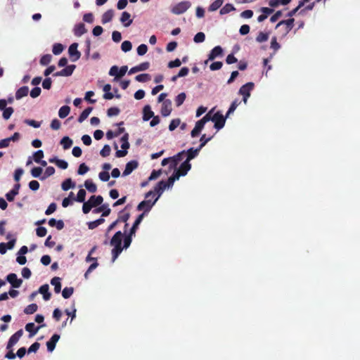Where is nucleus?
Here are the masks:
<instances>
[{"instance_id":"obj_21","label":"nucleus","mask_w":360,"mask_h":360,"mask_svg":"<svg viewBox=\"0 0 360 360\" xmlns=\"http://www.w3.org/2000/svg\"><path fill=\"white\" fill-rule=\"evenodd\" d=\"M120 22L124 25V27H129L133 22V20L131 19L130 13L127 11L122 12L120 17Z\"/></svg>"},{"instance_id":"obj_25","label":"nucleus","mask_w":360,"mask_h":360,"mask_svg":"<svg viewBox=\"0 0 360 360\" xmlns=\"http://www.w3.org/2000/svg\"><path fill=\"white\" fill-rule=\"evenodd\" d=\"M86 29L85 28V25L82 22L77 23L75 25L73 32L74 34L76 37H81L86 32Z\"/></svg>"},{"instance_id":"obj_15","label":"nucleus","mask_w":360,"mask_h":360,"mask_svg":"<svg viewBox=\"0 0 360 360\" xmlns=\"http://www.w3.org/2000/svg\"><path fill=\"white\" fill-rule=\"evenodd\" d=\"M46 325L44 323L39 326H35L34 323H32V322H30V323H28L26 324L25 326V330L30 333V335H29V338H32L33 337L34 335H36L38 332V330L42 328V327H45Z\"/></svg>"},{"instance_id":"obj_23","label":"nucleus","mask_w":360,"mask_h":360,"mask_svg":"<svg viewBox=\"0 0 360 360\" xmlns=\"http://www.w3.org/2000/svg\"><path fill=\"white\" fill-rule=\"evenodd\" d=\"M205 127V124L200 120L196 122L195 125L191 132V136L193 138L197 137Z\"/></svg>"},{"instance_id":"obj_3","label":"nucleus","mask_w":360,"mask_h":360,"mask_svg":"<svg viewBox=\"0 0 360 360\" xmlns=\"http://www.w3.org/2000/svg\"><path fill=\"white\" fill-rule=\"evenodd\" d=\"M191 6L189 1H183L171 6L170 11L175 15L184 13Z\"/></svg>"},{"instance_id":"obj_55","label":"nucleus","mask_w":360,"mask_h":360,"mask_svg":"<svg viewBox=\"0 0 360 360\" xmlns=\"http://www.w3.org/2000/svg\"><path fill=\"white\" fill-rule=\"evenodd\" d=\"M269 39V33H264L263 32H259L256 37V41L259 43L266 41Z\"/></svg>"},{"instance_id":"obj_60","label":"nucleus","mask_w":360,"mask_h":360,"mask_svg":"<svg viewBox=\"0 0 360 360\" xmlns=\"http://www.w3.org/2000/svg\"><path fill=\"white\" fill-rule=\"evenodd\" d=\"M13 112V108L12 107H7L3 110L2 116L4 120H8Z\"/></svg>"},{"instance_id":"obj_39","label":"nucleus","mask_w":360,"mask_h":360,"mask_svg":"<svg viewBox=\"0 0 360 360\" xmlns=\"http://www.w3.org/2000/svg\"><path fill=\"white\" fill-rule=\"evenodd\" d=\"M270 48L274 51V53L270 56V58H272L275 53L281 48V45L278 43L276 37L271 38Z\"/></svg>"},{"instance_id":"obj_50","label":"nucleus","mask_w":360,"mask_h":360,"mask_svg":"<svg viewBox=\"0 0 360 360\" xmlns=\"http://www.w3.org/2000/svg\"><path fill=\"white\" fill-rule=\"evenodd\" d=\"M130 217V214L129 212H124V210L121 211L119 213L117 221L120 222L126 223L129 220Z\"/></svg>"},{"instance_id":"obj_57","label":"nucleus","mask_w":360,"mask_h":360,"mask_svg":"<svg viewBox=\"0 0 360 360\" xmlns=\"http://www.w3.org/2000/svg\"><path fill=\"white\" fill-rule=\"evenodd\" d=\"M132 49L131 42L129 41H124L121 45V49L122 51L127 53L130 51Z\"/></svg>"},{"instance_id":"obj_14","label":"nucleus","mask_w":360,"mask_h":360,"mask_svg":"<svg viewBox=\"0 0 360 360\" xmlns=\"http://www.w3.org/2000/svg\"><path fill=\"white\" fill-rule=\"evenodd\" d=\"M172 110V101L169 99H166L163 101L161 108V114L163 117L169 116Z\"/></svg>"},{"instance_id":"obj_44","label":"nucleus","mask_w":360,"mask_h":360,"mask_svg":"<svg viewBox=\"0 0 360 360\" xmlns=\"http://www.w3.org/2000/svg\"><path fill=\"white\" fill-rule=\"evenodd\" d=\"M240 104V101L238 99H235L231 104L227 112L226 117H229L231 114L233 113L237 107Z\"/></svg>"},{"instance_id":"obj_5","label":"nucleus","mask_w":360,"mask_h":360,"mask_svg":"<svg viewBox=\"0 0 360 360\" xmlns=\"http://www.w3.org/2000/svg\"><path fill=\"white\" fill-rule=\"evenodd\" d=\"M128 70V67L127 65L122 66L119 68L117 65H113L110 68L109 70V75L115 77L114 81L117 82L120 78L123 77Z\"/></svg>"},{"instance_id":"obj_28","label":"nucleus","mask_w":360,"mask_h":360,"mask_svg":"<svg viewBox=\"0 0 360 360\" xmlns=\"http://www.w3.org/2000/svg\"><path fill=\"white\" fill-rule=\"evenodd\" d=\"M49 225L51 227H56L58 230H62L64 228V222L62 219L57 220L51 218L49 221Z\"/></svg>"},{"instance_id":"obj_62","label":"nucleus","mask_w":360,"mask_h":360,"mask_svg":"<svg viewBox=\"0 0 360 360\" xmlns=\"http://www.w3.org/2000/svg\"><path fill=\"white\" fill-rule=\"evenodd\" d=\"M110 151H111V148H110V146L108 144H105L103 148L100 151V155L102 156V157H108L110 153Z\"/></svg>"},{"instance_id":"obj_11","label":"nucleus","mask_w":360,"mask_h":360,"mask_svg":"<svg viewBox=\"0 0 360 360\" xmlns=\"http://www.w3.org/2000/svg\"><path fill=\"white\" fill-rule=\"evenodd\" d=\"M23 334L22 329L18 330L13 335H12L6 345V349H9L13 348V347L19 341L20 338L22 337Z\"/></svg>"},{"instance_id":"obj_59","label":"nucleus","mask_w":360,"mask_h":360,"mask_svg":"<svg viewBox=\"0 0 360 360\" xmlns=\"http://www.w3.org/2000/svg\"><path fill=\"white\" fill-rule=\"evenodd\" d=\"M205 34L202 32H198L194 36V38H193V41L197 44L203 42L205 41Z\"/></svg>"},{"instance_id":"obj_31","label":"nucleus","mask_w":360,"mask_h":360,"mask_svg":"<svg viewBox=\"0 0 360 360\" xmlns=\"http://www.w3.org/2000/svg\"><path fill=\"white\" fill-rule=\"evenodd\" d=\"M89 200L92 207H94L101 205L103 201V198L101 195H91Z\"/></svg>"},{"instance_id":"obj_12","label":"nucleus","mask_w":360,"mask_h":360,"mask_svg":"<svg viewBox=\"0 0 360 360\" xmlns=\"http://www.w3.org/2000/svg\"><path fill=\"white\" fill-rule=\"evenodd\" d=\"M6 281L12 285L13 288H18L22 283V280L18 278V276L14 273H11L7 275Z\"/></svg>"},{"instance_id":"obj_7","label":"nucleus","mask_w":360,"mask_h":360,"mask_svg":"<svg viewBox=\"0 0 360 360\" xmlns=\"http://www.w3.org/2000/svg\"><path fill=\"white\" fill-rule=\"evenodd\" d=\"M227 117H226V115L224 116L221 111H217V112H215L214 114L213 121V122H214V128L217 129V130L221 129L225 125L226 120Z\"/></svg>"},{"instance_id":"obj_48","label":"nucleus","mask_w":360,"mask_h":360,"mask_svg":"<svg viewBox=\"0 0 360 360\" xmlns=\"http://www.w3.org/2000/svg\"><path fill=\"white\" fill-rule=\"evenodd\" d=\"M74 292V288L72 287H65L62 290V296L64 299L70 298Z\"/></svg>"},{"instance_id":"obj_4","label":"nucleus","mask_w":360,"mask_h":360,"mask_svg":"<svg viewBox=\"0 0 360 360\" xmlns=\"http://www.w3.org/2000/svg\"><path fill=\"white\" fill-rule=\"evenodd\" d=\"M255 84L252 82H248L243 85L238 91V94L243 96V101L247 103L248 98L250 96V92L253 90Z\"/></svg>"},{"instance_id":"obj_53","label":"nucleus","mask_w":360,"mask_h":360,"mask_svg":"<svg viewBox=\"0 0 360 360\" xmlns=\"http://www.w3.org/2000/svg\"><path fill=\"white\" fill-rule=\"evenodd\" d=\"M42 172L43 169L41 167H34L31 169V175L34 178H39L40 179Z\"/></svg>"},{"instance_id":"obj_46","label":"nucleus","mask_w":360,"mask_h":360,"mask_svg":"<svg viewBox=\"0 0 360 360\" xmlns=\"http://www.w3.org/2000/svg\"><path fill=\"white\" fill-rule=\"evenodd\" d=\"M186 98V95L184 92H181L179 94H178L174 99L176 105L177 107L181 106L185 101Z\"/></svg>"},{"instance_id":"obj_30","label":"nucleus","mask_w":360,"mask_h":360,"mask_svg":"<svg viewBox=\"0 0 360 360\" xmlns=\"http://www.w3.org/2000/svg\"><path fill=\"white\" fill-rule=\"evenodd\" d=\"M29 88L27 86H24L18 89L15 92V98L20 100L22 98L26 96L28 94Z\"/></svg>"},{"instance_id":"obj_51","label":"nucleus","mask_w":360,"mask_h":360,"mask_svg":"<svg viewBox=\"0 0 360 360\" xmlns=\"http://www.w3.org/2000/svg\"><path fill=\"white\" fill-rule=\"evenodd\" d=\"M151 79V77L149 74L143 73L138 75L135 77L136 81L139 82H146Z\"/></svg>"},{"instance_id":"obj_36","label":"nucleus","mask_w":360,"mask_h":360,"mask_svg":"<svg viewBox=\"0 0 360 360\" xmlns=\"http://www.w3.org/2000/svg\"><path fill=\"white\" fill-rule=\"evenodd\" d=\"M224 0H215L208 7L210 12H214L218 10L224 4Z\"/></svg>"},{"instance_id":"obj_29","label":"nucleus","mask_w":360,"mask_h":360,"mask_svg":"<svg viewBox=\"0 0 360 360\" xmlns=\"http://www.w3.org/2000/svg\"><path fill=\"white\" fill-rule=\"evenodd\" d=\"M143 219V214H139L136 219L135 221L134 222L132 226L129 229V233H130L131 234L136 235V232L139 228V226L141 223Z\"/></svg>"},{"instance_id":"obj_43","label":"nucleus","mask_w":360,"mask_h":360,"mask_svg":"<svg viewBox=\"0 0 360 360\" xmlns=\"http://www.w3.org/2000/svg\"><path fill=\"white\" fill-rule=\"evenodd\" d=\"M291 0H269V5L271 7H276L278 5H287Z\"/></svg>"},{"instance_id":"obj_22","label":"nucleus","mask_w":360,"mask_h":360,"mask_svg":"<svg viewBox=\"0 0 360 360\" xmlns=\"http://www.w3.org/2000/svg\"><path fill=\"white\" fill-rule=\"evenodd\" d=\"M101 206L94 209L93 212L94 213H100L102 212V217H108L111 212L110 208L109 207L108 204H101Z\"/></svg>"},{"instance_id":"obj_35","label":"nucleus","mask_w":360,"mask_h":360,"mask_svg":"<svg viewBox=\"0 0 360 360\" xmlns=\"http://www.w3.org/2000/svg\"><path fill=\"white\" fill-rule=\"evenodd\" d=\"M92 110V107H87L86 109H84L79 116L78 122L79 123L83 122L89 117V114L91 112Z\"/></svg>"},{"instance_id":"obj_41","label":"nucleus","mask_w":360,"mask_h":360,"mask_svg":"<svg viewBox=\"0 0 360 360\" xmlns=\"http://www.w3.org/2000/svg\"><path fill=\"white\" fill-rule=\"evenodd\" d=\"M70 112V108L68 105H63L58 110V116L63 119L69 115Z\"/></svg>"},{"instance_id":"obj_38","label":"nucleus","mask_w":360,"mask_h":360,"mask_svg":"<svg viewBox=\"0 0 360 360\" xmlns=\"http://www.w3.org/2000/svg\"><path fill=\"white\" fill-rule=\"evenodd\" d=\"M76 68L75 65H69L61 70L63 77H70L72 75Z\"/></svg>"},{"instance_id":"obj_17","label":"nucleus","mask_w":360,"mask_h":360,"mask_svg":"<svg viewBox=\"0 0 360 360\" xmlns=\"http://www.w3.org/2000/svg\"><path fill=\"white\" fill-rule=\"evenodd\" d=\"M191 169V164L188 162L184 161L179 166V169H174L180 176H184L187 174L188 171Z\"/></svg>"},{"instance_id":"obj_34","label":"nucleus","mask_w":360,"mask_h":360,"mask_svg":"<svg viewBox=\"0 0 360 360\" xmlns=\"http://www.w3.org/2000/svg\"><path fill=\"white\" fill-rule=\"evenodd\" d=\"M179 178L180 175L174 170L172 176L167 179V189L172 188L175 181L179 180Z\"/></svg>"},{"instance_id":"obj_13","label":"nucleus","mask_w":360,"mask_h":360,"mask_svg":"<svg viewBox=\"0 0 360 360\" xmlns=\"http://www.w3.org/2000/svg\"><path fill=\"white\" fill-rule=\"evenodd\" d=\"M139 166V162L137 160H133L128 162L126 164L125 169L122 173L123 176H127L129 175L134 169H136Z\"/></svg>"},{"instance_id":"obj_58","label":"nucleus","mask_w":360,"mask_h":360,"mask_svg":"<svg viewBox=\"0 0 360 360\" xmlns=\"http://www.w3.org/2000/svg\"><path fill=\"white\" fill-rule=\"evenodd\" d=\"M89 170V167L85 163H81L77 169L79 175H84Z\"/></svg>"},{"instance_id":"obj_26","label":"nucleus","mask_w":360,"mask_h":360,"mask_svg":"<svg viewBox=\"0 0 360 360\" xmlns=\"http://www.w3.org/2000/svg\"><path fill=\"white\" fill-rule=\"evenodd\" d=\"M115 15V11L112 9H109L107 11H105L101 17V22L102 24H106L108 22H110Z\"/></svg>"},{"instance_id":"obj_27","label":"nucleus","mask_w":360,"mask_h":360,"mask_svg":"<svg viewBox=\"0 0 360 360\" xmlns=\"http://www.w3.org/2000/svg\"><path fill=\"white\" fill-rule=\"evenodd\" d=\"M154 116V112L152 111L151 108L149 105H146L143 109V120L148 121Z\"/></svg>"},{"instance_id":"obj_42","label":"nucleus","mask_w":360,"mask_h":360,"mask_svg":"<svg viewBox=\"0 0 360 360\" xmlns=\"http://www.w3.org/2000/svg\"><path fill=\"white\" fill-rule=\"evenodd\" d=\"M235 10L236 8L233 6V5L231 4H226L220 9L219 13L220 15H225Z\"/></svg>"},{"instance_id":"obj_64","label":"nucleus","mask_w":360,"mask_h":360,"mask_svg":"<svg viewBox=\"0 0 360 360\" xmlns=\"http://www.w3.org/2000/svg\"><path fill=\"white\" fill-rule=\"evenodd\" d=\"M181 123V120L179 118L174 119L170 122L169 125V130L172 131H174Z\"/></svg>"},{"instance_id":"obj_20","label":"nucleus","mask_w":360,"mask_h":360,"mask_svg":"<svg viewBox=\"0 0 360 360\" xmlns=\"http://www.w3.org/2000/svg\"><path fill=\"white\" fill-rule=\"evenodd\" d=\"M149 67L150 63L148 62L140 63L139 65L131 68L129 71V75H132L138 72L145 71L148 70Z\"/></svg>"},{"instance_id":"obj_18","label":"nucleus","mask_w":360,"mask_h":360,"mask_svg":"<svg viewBox=\"0 0 360 360\" xmlns=\"http://www.w3.org/2000/svg\"><path fill=\"white\" fill-rule=\"evenodd\" d=\"M200 150L198 148H190L189 149L186 150V155H185V157H186V158L184 161L190 162V161L191 160L194 159L195 158H196L198 155Z\"/></svg>"},{"instance_id":"obj_40","label":"nucleus","mask_w":360,"mask_h":360,"mask_svg":"<svg viewBox=\"0 0 360 360\" xmlns=\"http://www.w3.org/2000/svg\"><path fill=\"white\" fill-rule=\"evenodd\" d=\"M84 186L91 193H95L97 190L96 185L91 179L84 181Z\"/></svg>"},{"instance_id":"obj_24","label":"nucleus","mask_w":360,"mask_h":360,"mask_svg":"<svg viewBox=\"0 0 360 360\" xmlns=\"http://www.w3.org/2000/svg\"><path fill=\"white\" fill-rule=\"evenodd\" d=\"M38 292L43 295V298L45 301H48L51 299V294L49 292V286L48 284L42 285L39 288Z\"/></svg>"},{"instance_id":"obj_63","label":"nucleus","mask_w":360,"mask_h":360,"mask_svg":"<svg viewBox=\"0 0 360 360\" xmlns=\"http://www.w3.org/2000/svg\"><path fill=\"white\" fill-rule=\"evenodd\" d=\"M24 122L26 124H27L30 127H32L34 128H39L41 127V122H37L34 120L26 119L24 120Z\"/></svg>"},{"instance_id":"obj_37","label":"nucleus","mask_w":360,"mask_h":360,"mask_svg":"<svg viewBox=\"0 0 360 360\" xmlns=\"http://www.w3.org/2000/svg\"><path fill=\"white\" fill-rule=\"evenodd\" d=\"M60 143L63 146V149L68 150L72 146L73 141L69 136H64Z\"/></svg>"},{"instance_id":"obj_19","label":"nucleus","mask_w":360,"mask_h":360,"mask_svg":"<svg viewBox=\"0 0 360 360\" xmlns=\"http://www.w3.org/2000/svg\"><path fill=\"white\" fill-rule=\"evenodd\" d=\"M135 236L134 234H131L126 231L123 233V245H122V248L123 250H127L131 245L132 242L133 237Z\"/></svg>"},{"instance_id":"obj_16","label":"nucleus","mask_w":360,"mask_h":360,"mask_svg":"<svg viewBox=\"0 0 360 360\" xmlns=\"http://www.w3.org/2000/svg\"><path fill=\"white\" fill-rule=\"evenodd\" d=\"M60 339V335L53 334L51 339L46 342L47 351L49 352H52L56 347V343Z\"/></svg>"},{"instance_id":"obj_56","label":"nucleus","mask_w":360,"mask_h":360,"mask_svg":"<svg viewBox=\"0 0 360 360\" xmlns=\"http://www.w3.org/2000/svg\"><path fill=\"white\" fill-rule=\"evenodd\" d=\"M52 56L50 54L44 55L39 60V63L41 65L45 66L50 63L51 60Z\"/></svg>"},{"instance_id":"obj_1","label":"nucleus","mask_w":360,"mask_h":360,"mask_svg":"<svg viewBox=\"0 0 360 360\" xmlns=\"http://www.w3.org/2000/svg\"><path fill=\"white\" fill-rule=\"evenodd\" d=\"M122 238L123 233L121 231H117L109 242L110 245L113 247L111 251L112 262L117 259L123 250V248H122Z\"/></svg>"},{"instance_id":"obj_45","label":"nucleus","mask_w":360,"mask_h":360,"mask_svg":"<svg viewBox=\"0 0 360 360\" xmlns=\"http://www.w3.org/2000/svg\"><path fill=\"white\" fill-rule=\"evenodd\" d=\"M86 191L83 188L79 189L78 191L77 196L74 198L75 201H77L78 202H82L85 201V197H86Z\"/></svg>"},{"instance_id":"obj_32","label":"nucleus","mask_w":360,"mask_h":360,"mask_svg":"<svg viewBox=\"0 0 360 360\" xmlns=\"http://www.w3.org/2000/svg\"><path fill=\"white\" fill-rule=\"evenodd\" d=\"M61 278L59 277H53L51 280V284L54 286V291L56 293H59L61 291Z\"/></svg>"},{"instance_id":"obj_10","label":"nucleus","mask_w":360,"mask_h":360,"mask_svg":"<svg viewBox=\"0 0 360 360\" xmlns=\"http://www.w3.org/2000/svg\"><path fill=\"white\" fill-rule=\"evenodd\" d=\"M185 155H186V150H184L179 153H178L175 155L171 157L172 162L170 163L169 167V171H171L172 169H176L179 162L184 159Z\"/></svg>"},{"instance_id":"obj_6","label":"nucleus","mask_w":360,"mask_h":360,"mask_svg":"<svg viewBox=\"0 0 360 360\" xmlns=\"http://www.w3.org/2000/svg\"><path fill=\"white\" fill-rule=\"evenodd\" d=\"M155 202V200L153 201H151L150 200H144L139 202L136 207V210L138 211H143L141 214H143L144 217L151 210Z\"/></svg>"},{"instance_id":"obj_33","label":"nucleus","mask_w":360,"mask_h":360,"mask_svg":"<svg viewBox=\"0 0 360 360\" xmlns=\"http://www.w3.org/2000/svg\"><path fill=\"white\" fill-rule=\"evenodd\" d=\"M75 183L72 181L70 178L66 179L61 184V188L63 191H67L70 188L75 187Z\"/></svg>"},{"instance_id":"obj_52","label":"nucleus","mask_w":360,"mask_h":360,"mask_svg":"<svg viewBox=\"0 0 360 360\" xmlns=\"http://www.w3.org/2000/svg\"><path fill=\"white\" fill-rule=\"evenodd\" d=\"M55 173V168L52 166H49L46 168L44 174L40 178V180H44Z\"/></svg>"},{"instance_id":"obj_61","label":"nucleus","mask_w":360,"mask_h":360,"mask_svg":"<svg viewBox=\"0 0 360 360\" xmlns=\"http://www.w3.org/2000/svg\"><path fill=\"white\" fill-rule=\"evenodd\" d=\"M120 110L117 107H111L107 111L108 117L117 116L120 114Z\"/></svg>"},{"instance_id":"obj_49","label":"nucleus","mask_w":360,"mask_h":360,"mask_svg":"<svg viewBox=\"0 0 360 360\" xmlns=\"http://www.w3.org/2000/svg\"><path fill=\"white\" fill-rule=\"evenodd\" d=\"M38 306L37 304H30L24 309V313L26 314H32L37 311Z\"/></svg>"},{"instance_id":"obj_2","label":"nucleus","mask_w":360,"mask_h":360,"mask_svg":"<svg viewBox=\"0 0 360 360\" xmlns=\"http://www.w3.org/2000/svg\"><path fill=\"white\" fill-rule=\"evenodd\" d=\"M294 21V18H288L285 20H281L276 25V29H280L282 36L285 37L292 29Z\"/></svg>"},{"instance_id":"obj_8","label":"nucleus","mask_w":360,"mask_h":360,"mask_svg":"<svg viewBox=\"0 0 360 360\" xmlns=\"http://www.w3.org/2000/svg\"><path fill=\"white\" fill-rule=\"evenodd\" d=\"M78 44L72 43L68 48V53L72 62H76L81 57V53L77 50Z\"/></svg>"},{"instance_id":"obj_54","label":"nucleus","mask_w":360,"mask_h":360,"mask_svg":"<svg viewBox=\"0 0 360 360\" xmlns=\"http://www.w3.org/2000/svg\"><path fill=\"white\" fill-rule=\"evenodd\" d=\"M212 137L213 136L206 137L205 134H202L200 139V144L198 148L201 150L212 139Z\"/></svg>"},{"instance_id":"obj_47","label":"nucleus","mask_w":360,"mask_h":360,"mask_svg":"<svg viewBox=\"0 0 360 360\" xmlns=\"http://www.w3.org/2000/svg\"><path fill=\"white\" fill-rule=\"evenodd\" d=\"M63 50H64V46L62 44L56 43L53 45L52 52L56 56L60 54Z\"/></svg>"},{"instance_id":"obj_9","label":"nucleus","mask_w":360,"mask_h":360,"mask_svg":"<svg viewBox=\"0 0 360 360\" xmlns=\"http://www.w3.org/2000/svg\"><path fill=\"white\" fill-rule=\"evenodd\" d=\"M223 49L220 46L214 47L208 54L207 59L205 61V64H207L209 61L214 60L216 58L221 57L223 55Z\"/></svg>"}]
</instances>
